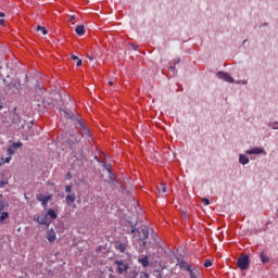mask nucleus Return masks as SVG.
<instances>
[{
  "mask_svg": "<svg viewBox=\"0 0 278 278\" xmlns=\"http://www.w3.org/2000/svg\"><path fill=\"white\" fill-rule=\"evenodd\" d=\"M188 266H190V264H188L184 261L180 263V268H182L184 270H188Z\"/></svg>",
  "mask_w": 278,
  "mask_h": 278,
  "instance_id": "obj_27",
  "label": "nucleus"
},
{
  "mask_svg": "<svg viewBox=\"0 0 278 278\" xmlns=\"http://www.w3.org/2000/svg\"><path fill=\"white\" fill-rule=\"evenodd\" d=\"M48 216H50L52 220H55V218H58V214L53 210L48 211Z\"/></svg>",
  "mask_w": 278,
  "mask_h": 278,
  "instance_id": "obj_23",
  "label": "nucleus"
},
{
  "mask_svg": "<svg viewBox=\"0 0 278 278\" xmlns=\"http://www.w3.org/2000/svg\"><path fill=\"white\" fill-rule=\"evenodd\" d=\"M67 177H71V173L67 174Z\"/></svg>",
  "mask_w": 278,
  "mask_h": 278,
  "instance_id": "obj_42",
  "label": "nucleus"
},
{
  "mask_svg": "<svg viewBox=\"0 0 278 278\" xmlns=\"http://www.w3.org/2000/svg\"><path fill=\"white\" fill-rule=\"evenodd\" d=\"M202 203H204V205H210V199L203 198Z\"/></svg>",
  "mask_w": 278,
  "mask_h": 278,
  "instance_id": "obj_31",
  "label": "nucleus"
},
{
  "mask_svg": "<svg viewBox=\"0 0 278 278\" xmlns=\"http://www.w3.org/2000/svg\"><path fill=\"white\" fill-rule=\"evenodd\" d=\"M179 62H181V60L180 59H177L176 61H175V66H176V64H179Z\"/></svg>",
  "mask_w": 278,
  "mask_h": 278,
  "instance_id": "obj_38",
  "label": "nucleus"
},
{
  "mask_svg": "<svg viewBox=\"0 0 278 278\" xmlns=\"http://www.w3.org/2000/svg\"><path fill=\"white\" fill-rule=\"evenodd\" d=\"M5 16V13L0 12V18H3Z\"/></svg>",
  "mask_w": 278,
  "mask_h": 278,
  "instance_id": "obj_37",
  "label": "nucleus"
},
{
  "mask_svg": "<svg viewBox=\"0 0 278 278\" xmlns=\"http://www.w3.org/2000/svg\"><path fill=\"white\" fill-rule=\"evenodd\" d=\"M218 79H223V81H227L228 84H233V77L231 75L224 73V72H217Z\"/></svg>",
  "mask_w": 278,
  "mask_h": 278,
  "instance_id": "obj_6",
  "label": "nucleus"
},
{
  "mask_svg": "<svg viewBox=\"0 0 278 278\" xmlns=\"http://www.w3.org/2000/svg\"><path fill=\"white\" fill-rule=\"evenodd\" d=\"M0 25H2V26L5 25V20H3V18L0 20Z\"/></svg>",
  "mask_w": 278,
  "mask_h": 278,
  "instance_id": "obj_36",
  "label": "nucleus"
},
{
  "mask_svg": "<svg viewBox=\"0 0 278 278\" xmlns=\"http://www.w3.org/2000/svg\"><path fill=\"white\" fill-rule=\"evenodd\" d=\"M139 262L144 268H147L149 266V256L140 258Z\"/></svg>",
  "mask_w": 278,
  "mask_h": 278,
  "instance_id": "obj_19",
  "label": "nucleus"
},
{
  "mask_svg": "<svg viewBox=\"0 0 278 278\" xmlns=\"http://www.w3.org/2000/svg\"><path fill=\"white\" fill-rule=\"evenodd\" d=\"M3 106L2 105H0V110L2 109Z\"/></svg>",
  "mask_w": 278,
  "mask_h": 278,
  "instance_id": "obj_43",
  "label": "nucleus"
},
{
  "mask_svg": "<svg viewBox=\"0 0 278 278\" xmlns=\"http://www.w3.org/2000/svg\"><path fill=\"white\" fill-rule=\"evenodd\" d=\"M0 214H1L0 215V224L5 225V220H8V218H10V213L2 211Z\"/></svg>",
  "mask_w": 278,
  "mask_h": 278,
  "instance_id": "obj_13",
  "label": "nucleus"
},
{
  "mask_svg": "<svg viewBox=\"0 0 278 278\" xmlns=\"http://www.w3.org/2000/svg\"><path fill=\"white\" fill-rule=\"evenodd\" d=\"M55 230H50L47 235L48 242H55Z\"/></svg>",
  "mask_w": 278,
  "mask_h": 278,
  "instance_id": "obj_15",
  "label": "nucleus"
},
{
  "mask_svg": "<svg viewBox=\"0 0 278 278\" xmlns=\"http://www.w3.org/2000/svg\"><path fill=\"white\" fill-rule=\"evenodd\" d=\"M245 153H247V155H260V154L264 153V149L253 148L251 150H248Z\"/></svg>",
  "mask_w": 278,
  "mask_h": 278,
  "instance_id": "obj_9",
  "label": "nucleus"
},
{
  "mask_svg": "<svg viewBox=\"0 0 278 278\" xmlns=\"http://www.w3.org/2000/svg\"><path fill=\"white\" fill-rule=\"evenodd\" d=\"M72 60L76 62V66H81V64H84V62L79 59V56L75 54H72Z\"/></svg>",
  "mask_w": 278,
  "mask_h": 278,
  "instance_id": "obj_18",
  "label": "nucleus"
},
{
  "mask_svg": "<svg viewBox=\"0 0 278 278\" xmlns=\"http://www.w3.org/2000/svg\"><path fill=\"white\" fill-rule=\"evenodd\" d=\"M159 192H163V194L166 193V185L161 184L159 187Z\"/></svg>",
  "mask_w": 278,
  "mask_h": 278,
  "instance_id": "obj_25",
  "label": "nucleus"
},
{
  "mask_svg": "<svg viewBox=\"0 0 278 278\" xmlns=\"http://www.w3.org/2000/svg\"><path fill=\"white\" fill-rule=\"evenodd\" d=\"M87 58H88V60H90V62H92V60H94V56H92L90 54H88Z\"/></svg>",
  "mask_w": 278,
  "mask_h": 278,
  "instance_id": "obj_34",
  "label": "nucleus"
},
{
  "mask_svg": "<svg viewBox=\"0 0 278 278\" xmlns=\"http://www.w3.org/2000/svg\"><path fill=\"white\" fill-rule=\"evenodd\" d=\"M169 68H170V72H172V73H175V71H176L175 65L169 66Z\"/></svg>",
  "mask_w": 278,
  "mask_h": 278,
  "instance_id": "obj_33",
  "label": "nucleus"
},
{
  "mask_svg": "<svg viewBox=\"0 0 278 278\" xmlns=\"http://www.w3.org/2000/svg\"><path fill=\"white\" fill-rule=\"evenodd\" d=\"M21 147H23V143H21V142L13 143V144L9 146L8 153L10 155H14V153H16V150L21 149Z\"/></svg>",
  "mask_w": 278,
  "mask_h": 278,
  "instance_id": "obj_7",
  "label": "nucleus"
},
{
  "mask_svg": "<svg viewBox=\"0 0 278 278\" xmlns=\"http://www.w3.org/2000/svg\"><path fill=\"white\" fill-rule=\"evenodd\" d=\"M8 184H10L8 178H3L2 180H0V188H5V186H8Z\"/></svg>",
  "mask_w": 278,
  "mask_h": 278,
  "instance_id": "obj_24",
  "label": "nucleus"
},
{
  "mask_svg": "<svg viewBox=\"0 0 278 278\" xmlns=\"http://www.w3.org/2000/svg\"><path fill=\"white\" fill-rule=\"evenodd\" d=\"M13 87H14L16 90H21V83L14 84Z\"/></svg>",
  "mask_w": 278,
  "mask_h": 278,
  "instance_id": "obj_32",
  "label": "nucleus"
},
{
  "mask_svg": "<svg viewBox=\"0 0 278 278\" xmlns=\"http://www.w3.org/2000/svg\"><path fill=\"white\" fill-rule=\"evenodd\" d=\"M65 192H67L68 194H71L73 192V185H67L65 186Z\"/></svg>",
  "mask_w": 278,
  "mask_h": 278,
  "instance_id": "obj_26",
  "label": "nucleus"
},
{
  "mask_svg": "<svg viewBox=\"0 0 278 278\" xmlns=\"http://www.w3.org/2000/svg\"><path fill=\"white\" fill-rule=\"evenodd\" d=\"M130 233H136V228H132Z\"/></svg>",
  "mask_w": 278,
  "mask_h": 278,
  "instance_id": "obj_41",
  "label": "nucleus"
},
{
  "mask_svg": "<svg viewBox=\"0 0 278 278\" xmlns=\"http://www.w3.org/2000/svg\"><path fill=\"white\" fill-rule=\"evenodd\" d=\"M37 222L39 223V225H47V217H42L41 219L38 218Z\"/></svg>",
  "mask_w": 278,
  "mask_h": 278,
  "instance_id": "obj_28",
  "label": "nucleus"
},
{
  "mask_svg": "<svg viewBox=\"0 0 278 278\" xmlns=\"http://www.w3.org/2000/svg\"><path fill=\"white\" fill-rule=\"evenodd\" d=\"M36 31H41L42 36H47L48 31L45 26H37Z\"/></svg>",
  "mask_w": 278,
  "mask_h": 278,
  "instance_id": "obj_21",
  "label": "nucleus"
},
{
  "mask_svg": "<svg viewBox=\"0 0 278 278\" xmlns=\"http://www.w3.org/2000/svg\"><path fill=\"white\" fill-rule=\"evenodd\" d=\"M250 264H251V261L249 260V255L247 254H241L237 260V266L240 268V270H247Z\"/></svg>",
  "mask_w": 278,
  "mask_h": 278,
  "instance_id": "obj_2",
  "label": "nucleus"
},
{
  "mask_svg": "<svg viewBox=\"0 0 278 278\" xmlns=\"http://www.w3.org/2000/svg\"><path fill=\"white\" fill-rule=\"evenodd\" d=\"M262 264H268L270 262V256L266 255V252L262 251L260 253Z\"/></svg>",
  "mask_w": 278,
  "mask_h": 278,
  "instance_id": "obj_11",
  "label": "nucleus"
},
{
  "mask_svg": "<svg viewBox=\"0 0 278 278\" xmlns=\"http://www.w3.org/2000/svg\"><path fill=\"white\" fill-rule=\"evenodd\" d=\"M239 162H240V164H242L244 166V165L249 164V157H247V155H244V154H241L239 156Z\"/></svg>",
  "mask_w": 278,
  "mask_h": 278,
  "instance_id": "obj_16",
  "label": "nucleus"
},
{
  "mask_svg": "<svg viewBox=\"0 0 278 278\" xmlns=\"http://www.w3.org/2000/svg\"><path fill=\"white\" fill-rule=\"evenodd\" d=\"M125 278H138V269L136 268H129L125 273Z\"/></svg>",
  "mask_w": 278,
  "mask_h": 278,
  "instance_id": "obj_8",
  "label": "nucleus"
},
{
  "mask_svg": "<svg viewBox=\"0 0 278 278\" xmlns=\"http://www.w3.org/2000/svg\"><path fill=\"white\" fill-rule=\"evenodd\" d=\"M80 129L83 130L81 136H86V138H90V130H88V126H86V124L84 123V121L81 119V117H77L76 118Z\"/></svg>",
  "mask_w": 278,
  "mask_h": 278,
  "instance_id": "obj_5",
  "label": "nucleus"
},
{
  "mask_svg": "<svg viewBox=\"0 0 278 278\" xmlns=\"http://www.w3.org/2000/svg\"><path fill=\"white\" fill-rule=\"evenodd\" d=\"M109 86H114V81L110 80Z\"/></svg>",
  "mask_w": 278,
  "mask_h": 278,
  "instance_id": "obj_39",
  "label": "nucleus"
},
{
  "mask_svg": "<svg viewBox=\"0 0 278 278\" xmlns=\"http://www.w3.org/2000/svg\"><path fill=\"white\" fill-rule=\"evenodd\" d=\"M116 249H118L121 253H125V251L127 250V245L124 243H117Z\"/></svg>",
  "mask_w": 278,
  "mask_h": 278,
  "instance_id": "obj_20",
  "label": "nucleus"
},
{
  "mask_svg": "<svg viewBox=\"0 0 278 278\" xmlns=\"http://www.w3.org/2000/svg\"><path fill=\"white\" fill-rule=\"evenodd\" d=\"M75 18H76V16L75 15H72L71 17H70V23L72 22V21H75Z\"/></svg>",
  "mask_w": 278,
  "mask_h": 278,
  "instance_id": "obj_35",
  "label": "nucleus"
},
{
  "mask_svg": "<svg viewBox=\"0 0 278 278\" xmlns=\"http://www.w3.org/2000/svg\"><path fill=\"white\" fill-rule=\"evenodd\" d=\"M115 264L117 266L116 268L117 275H125L129 269V264L125 263L123 260L115 261Z\"/></svg>",
  "mask_w": 278,
  "mask_h": 278,
  "instance_id": "obj_3",
  "label": "nucleus"
},
{
  "mask_svg": "<svg viewBox=\"0 0 278 278\" xmlns=\"http://www.w3.org/2000/svg\"><path fill=\"white\" fill-rule=\"evenodd\" d=\"M37 201H39V203H41L42 207H47L49 205V201H51V199H53V197L51 194L49 195H45L42 193L37 194L36 195Z\"/></svg>",
  "mask_w": 278,
  "mask_h": 278,
  "instance_id": "obj_4",
  "label": "nucleus"
},
{
  "mask_svg": "<svg viewBox=\"0 0 278 278\" xmlns=\"http://www.w3.org/2000/svg\"><path fill=\"white\" fill-rule=\"evenodd\" d=\"M77 36H84L86 34V27L84 25H78L75 28Z\"/></svg>",
  "mask_w": 278,
  "mask_h": 278,
  "instance_id": "obj_14",
  "label": "nucleus"
},
{
  "mask_svg": "<svg viewBox=\"0 0 278 278\" xmlns=\"http://www.w3.org/2000/svg\"><path fill=\"white\" fill-rule=\"evenodd\" d=\"M76 199H77V197L75 195V193H70L65 197V201L67 202V205L75 203Z\"/></svg>",
  "mask_w": 278,
  "mask_h": 278,
  "instance_id": "obj_12",
  "label": "nucleus"
},
{
  "mask_svg": "<svg viewBox=\"0 0 278 278\" xmlns=\"http://www.w3.org/2000/svg\"><path fill=\"white\" fill-rule=\"evenodd\" d=\"M8 207H10V205L5 201L0 200V213L5 212V210H8Z\"/></svg>",
  "mask_w": 278,
  "mask_h": 278,
  "instance_id": "obj_17",
  "label": "nucleus"
},
{
  "mask_svg": "<svg viewBox=\"0 0 278 278\" xmlns=\"http://www.w3.org/2000/svg\"><path fill=\"white\" fill-rule=\"evenodd\" d=\"M102 166L105 170H108V173L110 174V177H114V174H112V170L110 169V165H108V163L102 162Z\"/></svg>",
  "mask_w": 278,
  "mask_h": 278,
  "instance_id": "obj_22",
  "label": "nucleus"
},
{
  "mask_svg": "<svg viewBox=\"0 0 278 278\" xmlns=\"http://www.w3.org/2000/svg\"><path fill=\"white\" fill-rule=\"evenodd\" d=\"M2 164H10V162L12 161V156H8L4 161L3 159H1Z\"/></svg>",
  "mask_w": 278,
  "mask_h": 278,
  "instance_id": "obj_30",
  "label": "nucleus"
},
{
  "mask_svg": "<svg viewBox=\"0 0 278 278\" xmlns=\"http://www.w3.org/2000/svg\"><path fill=\"white\" fill-rule=\"evenodd\" d=\"M204 268H210V266H212V261L206 260L203 264Z\"/></svg>",
  "mask_w": 278,
  "mask_h": 278,
  "instance_id": "obj_29",
  "label": "nucleus"
},
{
  "mask_svg": "<svg viewBox=\"0 0 278 278\" xmlns=\"http://www.w3.org/2000/svg\"><path fill=\"white\" fill-rule=\"evenodd\" d=\"M75 142H77V139L74 141H70V144H75Z\"/></svg>",
  "mask_w": 278,
  "mask_h": 278,
  "instance_id": "obj_40",
  "label": "nucleus"
},
{
  "mask_svg": "<svg viewBox=\"0 0 278 278\" xmlns=\"http://www.w3.org/2000/svg\"><path fill=\"white\" fill-rule=\"evenodd\" d=\"M187 271L189 273L190 278H199V269L193 268L191 266H187Z\"/></svg>",
  "mask_w": 278,
  "mask_h": 278,
  "instance_id": "obj_10",
  "label": "nucleus"
},
{
  "mask_svg": "<svg viewBox=\"0 0 278 278\" xmlns=\"http://www.w3.org/2000/svg\"><path fill=\"white\" fill-rule=\"evenodd\" d=\"M139 233V251H143L144 249H149V244H151V240H149V227L143 226L140 230H138Z\"/></svg>",
  "mask_w": 278,
  "mask_h": 278,
  "instance_id": "obj_1",
  "label": "nucleus"
}]
</instances>
